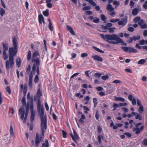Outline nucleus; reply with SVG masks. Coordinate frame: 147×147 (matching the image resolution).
I'll return each mask as SVG.
<instances>
[{
    "label": "nucleus",
    "mask_w": 147,
    "mask_h": 147,
    "mask_svg": "<svg viewBox=\"0 0 147 147\" xmlns=\"http://www.w3.org/2000/svg\"><path fill=\"white\" fill-rule=\"evenodd\" d=\"M49 28L50 30L52 31L53 30V27L52 26V23H49Z\"/></svg>",
    "instance_id": "13d9d810"
},
{
    "label": "nucleus",
    "mask_w": 147,
    "mask_h": 147,
    "mask_svg": "<svg viewBox=\"0 0 147 147\" xmlns=\"http://www.w3.org/2000/svg\"><path fill=\"white\" fill-rule=\"evenodd\" d=\"M62 133L63 137L65 138H67V133L65 131L63 130H62Z\"/></svg>",
    "instance_id": "a18cd8bd"
},
{
    "label": "nucleus",
    "mask_w": 147,
    "mask_h": 147,
    "mask_svg": "<svg viewBox=\"0 0 147 147\" xmlns=\"http://www.w3.org/2000/svg\"><path fill=\"white\" fill-rule=\"evenodd\" d=\"M141 18L139 17H137L135 18L134 20V22L137 23L140 20Z\"/></svg>",
    "instance_id": "a19ab883"
},
{
    "label": "nucleus",
    "mask_w": 147,
    "mask_h": 147,
    "mask_svg": "<svg viewBox=\"0 0 147 147\" xmlns=\"http://www.w3.org/2000/svg\"><path fill=\"white\" fill-rule=\"evenodd\" d=\"M107 9L110 11L114 10V8H113L112 6L110 3H108L107 6Z\"/></svg>",
    "instance_id": "4be33fe9"
},
{
    "label": "nucleus",
    "mask_w": 147,
    "mask_h": 147,
    "mask_svg": "<svg viewBox=\"0 0 147 147\" xmlns=\"http://www.w3.org/2000/svg\"><path fill=\"white\" fill-rule=\"evenodd\" d=\"M70 136L71 137L73 140L76 143H77V141L75 138L74 136L73 135L72 133H70Z\"/></svg>",
    "instance_id": "49530a36"
},
{
    "label": "nucleus",
    "mask_w": 147,
    "mask_h": 147,
    "mask_svg": "<svg viewBox=\"0 0 147 147\" xmlns=\"http://www.w3.org/2000/svg\"><path fill=\"white\" fill-rule=\"evenodd\" d=\"M144 129V126H142L139 129L138 127H134L133 128V131L135 132V134H138L140 132V131H142Z\"/></svg>",
    "instance_id": "ddd939ff"
},
{
    "label": "nucleus",
    "mask_w": 147,
    "mask_h": 147,
    "mask_svg": "<svg viewBox=\"0 0 147 147\" xmlns=\"http://www.w3.org/2000/svg\"><path fill=\"white\" fill-rule=\"evenodd\" d=\"M5 11L2 8H1L0 10V14L1 16H2L5 13Z\"/></svg>",
    "instance_id": "e433bc0d"
},
{
    "label": "nucleus",
    "mask_w": 147,
    "mask_h": 147,
    "mask_svg": "<svg viewBox=\"0 0 147 147\" xmlns=\"http://www.w3.org/2000/svg\"><path fill=\"white\" fill-rule=\"evenodd\" d=\"M101 19L103 21H105L106 20V18L104 15L102 14L101 15Z\"/></svg>",
    "instance_id": "052dcab7"
},
{
    "label": "nucleus",
    "mask_w": 147,
    "mask_h": 147,
    "mask_svg": "<svg viewBox=\"0 0 147 147\" xmlns=\"http://www.w3.org/2000/svg\"><path fill=\"white\" fill-rule=\"evenodd\" d=\"M93 101L94 103V107H96L97 104V99L96 98H94L93 99Z\"/></svg>",
    "instance_id": "c756f323"
},
{
    "label": "nucleus",
    "mask_w": 147,
    "mask_h": 147,
    "mask_svg": "<svg viewBox=\"0 0 147 147\" xmlns=\"http://www.w3.org/2000/svg\"><path fill=\"white\" fill-rule=\"evenodd\" d=\"M39 55L38 52L37 51H35L33 54L32 58H35V57Z\"/></svg>",
    "instance_id": "c9c22d12"
},
{
    "label": "nucleus",
    "mask_w": 147,
    "mask_h": 147,
    "mask_svg": "<svg viewBox=\"0 0 147 147\" xmlns=\"http://www.w3.org/2000/svg\"><path fill=\"white\" fill-rule=\"evenodd\" d=\"M100 21L99 18H96L93 20V22L95 23H98Z\"/></svg>",
    "instance_id": "338daca9"
},
{
    "label": "nucleus",
    "mask_w": 147,
    "mask_h": 147,
    "mask_svg": "<svg viewBox=\"0 0 147 147\" xmlns=\"http://www.w3.org/2000/svg\"><path fill=\"white\" fill-rule=\"evenodd\" d=\"M143 7L145 9H147V1H145L143 5Z\"/></svg>",
    "instance_id": "774afa93"
},
{
    "label": "nucleus",
    "mask_w": 147,
    "mask_h": 147,
    "mask_svg": "<svg viewBox=\"0 0 147 147\" xmlns=\"http://www.w3.org/2000/svg\"><path fill=\"white\" fill-rule=\"evenodd\" d=\"M98 132L99 134H100L101 131L102 130V128L99 125H98L97 127Z\"/></svg>",
    "instance_id": "864d4df0"
},
{
    "label": "nucleus",
    "mask_w": 147,
    "mask_h": 147,
    "mask_svg": "<svg viewBox=\"0 0 147 147\" xmlns=\"http://www.w3.org/2000/svg\"><path fill=\"white\" fill-rule=\"evenodd\" d=\"M14 65V57H9L8 60H7L6 62L5 66L6 69L9 70L10 68H12Z\"/></svg>",
    "instance_id": "20e7f679"
},
{
    "label": "nucleus",
    "mask_w": 147,
    "mask_h": 147,
    "mask_svg": "<svg viewBox=\"0 0 147 147\" xmlns=\"http://www.w3.org/2000/svg\"><path fill=\"white\" fill-rule=\"evenodd\" d=\"M127 21V17L125 16V18H122L121 20L119 21L118 24L119 25L122 26H125Z\"/></svg>",
    "instance_id": "6e6552de"
},
{
    "label": "nucleus",
    "mask_w": 147,
    "mask_h": 147,
    "mask_svg": "<svg viewBox=\"0 0 147 147\" xmlns=\"http://www.w3.org/2000/svg\"><path fill=\"white\" fill-rule=\"evenodd\" d=\"M6 90L9 94H10L11 93V92L10 87L9 86H7L6 88Z\"/></svg>",
    "instance_id": "de8ad7c7"
},
{
    "label": "nucleus",
    "mask_w": 147,
    "mask_h": 147,
    "mask_svg": "<svg viewBox=\"0 0 147 147\" xmlns=\"http://www.w3.org/2000/svg\"><path fill=\"white\" fill-rule=\"evenodd\" d=\"M37 96L40 97L42 95V93L40 92V89H38V90L37 92Z\"/></svg>",
    "instance_id": "ea45409f"
},
{
    "label": "nucleus",
    "mask_w": 147,
    "mask_h": 147,
    "mask_svg": "<svg viewBox=\"0 0 147 147\" xmlns=\"http://www.w3.org/2000/svg\"><path fill=\"white\" fill-rule=\"evenodd\" d=\"M140 38V36H134L133 37V40H137L139 39Z\"/></svg>",
    "instance_id": "680f3d73"
},
{
    "label": "nucleus",
    "mask_w": 147,
    "mask_h": 147,
    "mask_svg": "<svg viewBox=\"0 0 147 147\" xmlns=\"http://www.w3.org/2000/svg\"><path fill=\"white\" fill-rule=\"evenodd\" d=\"M132 114L133 115L135 116V119H138L139 121H141L142 120V116L140 114L134 112H132Z\"/></svg>",
    "instance_id": "dca6fc26"
},
{
    "label": "nucleus",
    "mask_w": 147,
    "mask_h": 147,
    "mask_svg": "<svg viewBox=\"0 0 147 147\" xmlns=\"http://www.w3.org/2000/svg\"><path fill=\"white\" fill-rule=\"evenodd\" d=\"M32 62L34 63L32 67V70L33 73L34 74L35 72L36 67H39L40 64V60L38 58H32Z\"/></svg>",
    "instance_id": "39448f33"
},
{
    "label": "nucleus",
    "mask_w": 147,
    "mask_h": 147,
    "mask_svg": "<svg viewBox=\"0 0 147 147\" xmlns=\"http://www.w3.org/2000/svg\"><path fill=\"white\" fill-rule=\"evenodd\" d=\"M16 64L17 67H20L21 64V60L19 57H17L16 59Z\"/></svg>",
    "instance_id": "aec40b11"
},
{
    "label": "nucleus",
    "mask_w": 147,
    "mask_h": 147,
    "mask_svg": "<svg viewBox=\"0 0 147 147\" xmlns=\"http://www.w3.org/2000/svg\"><path fill=\"white\" fill-rule=\"evenodd\" d=\"M146 61V60L144 59H142L138 62V64L142 65L144 64Z\"/></svg>",
    "instance_id": "7c9ffc66"
},
{
    "label": "nucleus",
    "mask_w": 147,
    "mask_h": 147,
    "mask_svg": "<svg viewBox=\"0 0 147 147\" xmlns=\"http://www.w3.org/2000/svg\"><path fill=\"white\" fill-rule=\"evenodd\" d=\"M33 71H31L30 74L29 78V86L30 88H32V78H33Z\"/></svg>",
    "instance_id": "4468645a"
},
{
    "label": "nucleus",
    "mask_w": 147,
    "mask_h": 147,
    "mask_svg": "<svg viewBox=\"0 0 147 147\" xmlns=\"http://www.w3.org/2000/svg\"><path fill=\"white\" fill-rule=\"evenodd\" d=\"M142 144L147 146V138H145L143 140Z\"/></svg>",
    "instance_id": "4d7b16f0"
},
{
    "label": "nucleus",
    "mask_w": 147,
    "mask_h": 147,
    "mask_svg": "<svg viewBox=\"0 0 147 147\" xmlns=\"http://www.w3.org/2000/svg\"><path fill=\"white\" fill-rule=\"evenodd\" d=\"M115 29V28H109V32L111 33H113L114 32L113 30Z\"/></svg>",
    "instance_id": "bf43d9fd"
},
{
    "label": "nucleus",
    "mask_w": 147,
    "mask_h": 147,
    "mask_svg": "<svg viewBox=\"0 0 147 147\" xmlns=\"http://www.w3.org/2000/svg\"><path fill=\"white\" fill-rule=\"evenodd\" d=\"M91 57L94 60L98 62H102L103 61V59L102 57L97 55H92L91 56Z\"/></svg>",
    "instance_id": "9d476101"
},
{
    "label": "nucleus",
    "mask_w": 147,
    "mask_h": 147,
    "mask_svg": "<svg viewBox=\"0 0 147 147\" xmlns=\"http://www.w3.org/2000/svg\"><path fill=\"white\" fill-rule=\"evenodd\" d=\"M13 46H17V39L15 37H14L13 38Z\"/></svg>",
    "instance_id": "58836bf2"
},
{
    "label": "nucleus",
    "mask_w": 147,
    "mask_h": 147,
    "mask_svg": "<svg viewBox=\"0 0 147 147\" xmlns=\"http://www.w3.org/2000/svg\"><path fill=\"white\" fill-rule=\"evenodd\" d=\"M22 101L23 105L22 107L24 108V106H26V102L25 96H24L23 97L22 100Z\"/></svg>",
    "instance_id": "393cba45"
},
{
    "label": "nucleus",
    "mask_w": 147,
    "mask_h": 147,
    "mask_svg": "<svg viewBox=\"0 0 147 147\" xmlns=\"http://www.w3.org/2000/svg\"><path fill=\"white\" fill-rule=\"evenodd\" d=\"M67 28L68 30L69 31V32L72 35H75V33L73 29L72 28L69 26H67Z\"/></svg>",
    "instance_id": "412c9836"
},
{
    "label": "nucleus",
    "mask_w": 147,
    "mask_h": 147,
    "mask_svg": "<svg viewBox=\"0 0 147 147\" xmlns=\"http://www.w3.org/2000/svg\"><path fill=\"white\" fill-rule=\"evenodd\" d=\"M88 55V54L86 53H82L81 55V57L82 58H84L85 57H87Z\"/></svg>",
    "instance_id": "6e6d98bb"
},
{
    "label": "nucleus",
    "mask_w": 147,
    "mask_h": 147,
    "mask_svg": "<svg viewBox=\"0 0 147 147\" xmlns=\"http://www.w3.org/2000/svg\"><path fill=\"white\" fill-rule=\"evenodd\" d=\"M31 67L30 65H29L26 69V73L28 74L31 70Z\"/></svg>",
    "instance_id": "603ef678"
},
{
    "label": "nucleus",
    "mask_w": 147,
    "mask_h": 147,
    "mask_svg": "<svg viewBox=\"0 0 147 147\" xmlns=\"http://www.w3.org/2000/svg\"><path fill=\"white\" fill-rule=\"evenodd\" d=\"M100 117V115L98 114V111H96L95 114V118L97 120H98Z\"/></svg>",
    "instance_id": "79ce46f5"
},
{
    "label": "nucleus",
    "mask_w": 147,
    "mask_h": 147,
    "mask_svg": "<svg viewBox=\"0 0 147 147\" xmlns=\"http://www.w3.org/2000/svg\"><path fill=\"white\" fill-rule=\"evenodd\" d=\"M34 106L32 105L30 106V110L31 112V115L30 116V120L32 122H33L34 120V117L35 116V112L34 111Z\"/></svg>",
    "instance_id": "1a4fd4ad"
},
{
    "label": "nucleus",
    "mask_w": 147,
    "mask_h": 147,
    "mask_svg": "<svg viewBox=\"0 0 147 147\" xmlns=\"http://www.w3.org/2000/svg\"><path fill=\"white\" fill-rule=\"evenodd\" d=\"M145 41L143 39L139 42L137 44L136 46H139V45H143L145 44Z\"/></svg>",
    "instance_id": "a878e982"
},
{
    "label": "nucleus",
    "mask_w": 147,
    "mask_h": 147,
    "mask_svg": "<svg viewBox=\"0 0 147 147\" xmlns=\"http://www.w3.org/2000/svg\"><path fill=\"white\" fill-rule=\"evenodd\" d=\"M139 49H142V50H145L147 51V47H136Z\"/></svg>",
    "instance_id": "c03bdc74"
},
{
    "label": "nucleus",
    "mask_w": 147,
    "mask_h": 147,
    "mask_svg": "<svg viewBox=\"0 0 147 147\" xmlns=\"http://www.w3.org/2000/svg\"><path fill=\"white\" fill-rule=\"evenodd\" d=\"M27 98L28 100H29L30 101H28L27 102H29L30 105V106H32V105H33V97L30 96V92H28L27 95Z\"/></svg>",
    "instance_id": "9b49d317"
},
{
    "label": "nucleus",
    "mask_w": 147,
    "mask_h": 147,
    "mask_svg": "<svg viewBox=\"0 0 147 147\" xmlns=\"http://www.w3.org/2000/svg\"><path fill=\"white\" fill-rule=\"evenodd\" d=\"M37 109L38 114L40 115L41 120V129L42 135H44L47 129V117L45 115H44V109L42 105H41L40 99L38 100Z\"/></svg>",
    "instance_id": "f257e3e1"
},
{
    "label": "nucleus",
    "mask_w": 147,
    "mask_h": 147,
    "mask_svg": "<svg viewBox=\"0 0 147 147\" xmlns=\"http://www.w3.org/2000/svg\"><path fill=\"white\" fill-rule=\"evenodd\" d=\"M17 52V47H11L9 49V57L11 56L14 57Z\"/></svg>",
    "instance_id": "423d86ee"
},
{
    "label": "nucleus",
    "mask_w": 147,
    "mask_h": 147,
    "mask_svg": "<svg viewBox=\"0 0 147 147\" xmlns=\"http://www.w3.org/2000/svg\"><path fill=\"white\" fill-rule=\"evenodd\" d=\"M73 133L74 134V136L75 137V139L76 140V139H79V137L77 133H76V131L74 129H73Z\"/></svg>",
    "instance_id": "bb28decb"
},
{
    "label": "nucleus",
    "mask_w": 147,
    "mask_h": 147,
    "mask_svg": "<svg viewBox=\"0 0 147 147\" xmlns=\"http://www.w3.org/2000/svg\"><path fill=\"white\" fill-rule=\"evenodd\" d=\"M38 20L39 23L42 24V22L44 24L45 23L44 17L42 14L39 15L38 16Z\"/></svg>",
    "instance_id": "a211bd4d"
},
{
    "label": "nucleus",
    "mask_w": 147,
    "mask_h": 147,
    "mask_svg": "<svg viewBox=\"0 0 147 147\" xmlns=\"http://www.w3.org/2000/svg\"><path fill=\"white\" fill-rule=\"evenodd\" d=\"M43 14L45 16H48L49 15V9H47L46 11H44Z\"/></svg>",
    "instance_id": "f704fd0d"
},
{
    "label": "nucleus",
    "mask_w": 147,
    "mask_h": 147,
    "mask_svg": "<svg viewBox=\"0 0 147 147\" xmlns=\"http://www.w3.org/2000/svg\"><path fill=\"white\" fill-rule=\"evenodd\" d=\"M101 75L102 74L100 73H96L94 74V76L96 77H100Z\"/></svg>",
    "instance_id": "0e129e2a"
},
{
    "label": "nucleus",
    "mask_w": 147,
    "mask_h": 147,
    "mask_svg": "<svg viewBox=\"0 0 147 147\" xmlns=\"http://www.w3.org/2000/svg\"><path fill=\"white\" fill-rule=\"evenodd\" d=\"M115 101H121V102H124L125 101V99L123 98H122L120 97H117L116 96H115Z\"/></svg>",
    "instance_id": "5701e85b"
},
{
    "label": "nucleus",
    "mask_w": 147,
    "mask_h": 147,
    "mask_svg": "<svg viewBox=\"0 0 147 147\" xmlns=\"http://www.w3.org/2000/svg\"><path fill=\"white\" fill-rule=\"evenodd\" d=\"M39 80V77L38 75H36L35 77L34 82L35 83L38 82Z\"/></svg>",
    "instance_id": "3c124183"
},
{
    "label": "nucleus",
    "mask_w": 147,
    "mask_h": 147,
    "mask_svg": "<svg viewBox=\"0 0 147 147\" xmlns=\"http://www.w3.org/2000/svg\"><path fill=\"white\" fill-rule=\"evenodd\" d=\"M139 107L138 111L140 113H142L144 111V107L143 105Z\"/></svg>",
    "instance_id": "cd10ccee"
},
{
    "label": "nucleus",
    "mask_w": 147,
    "mask_h": 147,
    "mask_svg": "<svg viewBox=\"0 0 147 147\" xmlns=\"http://www.w3.org/2000/svg\"><path fill=\"white\" fill-rule=\"evenodd\" d=\"M119 20L118 19H117L115 20H114L113 19H111L110 20V22H111L112 23H115L116 22H117Z\"/></svg>",
    "instance_id": "8fccbe9b"
},
{
    "label": "nucleus",
    "mask_w": 147,
    "mask_h": 147,
    "mask_svg": "<svg viewBox=\"0 0 147 147\" xmlns=\"http://www.w3.org/2000/svg\"><path fill=\"white\" fill-rule=\"evenodd\" d=\"M137 105L139 106L142 105L141 104L140 101L138 99L137 100Z\"/></svg>",
    "instance_id": "e2e57ef3"
},
{
    "label": "nucleus",
    "mask_w": 147,
    "mask_h": 147,
    "mask_svg": "<svg viewBox=\"0 0 147 147\" xmlns=\"http://www.w3.org/2000/svg\"><path fill=\"white\" fill-rule=\"evenodd\" d=\"M30 105L29 102L27 103L26 109V112L24 107H21L19 110V114L20 115V118L21 119H24V122L25 123L26 121L28 115L29 111Z\"/></svg>",
    "instance_id": "7ed1b4c3"
},
{
    "label": "nucleus",
    "mask_w": 147,
    "mask_h": 147,
    "mask_svg": "<svg viewBox=\"0 0 147 147\" xmlns=\"http://www.w3.org/2000/svg\"><path fill=\"white\" fill-rule=\"evenodd\" d=\"M93 47V49H94L96 51L100 53H104V52L103 51L99 49V48L96 47Z\"/></svg>",
    "instance_id": "72a5a7b5"
},
{
    "label": "nucleus",
    "mask_w": 147,
    "mask_h": 147,
    "mask_svg": "<svg viewBox=\"0 0 147 147\" xmlns=\"http://www.w3.org/2000/svg\"><path fill=\"white\" fill-rule=\"evenodd\" d=\"M127 103H119V106L120 107L124 106L125 107L127 105Z\"/></svg>",
    "instance_id": "69168bd1"
},
{
    "label": "nucleus",
    "mask_w": 147,
    "mask_h": 147,
    "mask_svg": "<svg viewBox=\"0 0 147 147\" xmlns=\"http://www.w3.org/2000/svg\"><path fill=\"white\" fill-rule=\"evenodd\" d=\"M141 10L140 9L135 8L132 11V14L133 16H135L137 15L138 12Z\"/></svg>",
    "instance_id": "6ab92c4d"
},
{
    "label": "nucleus",
    "mask_w": 147,
    "mask_h": 147,
    "mask_svg": "<svg viewBox=\"0 0 147 147\" xmlns=\"http://www.w3.org/2000/svg\"><path fill=\"white\" fill-rule=\"evenodd\" d=\"M91 9V7L90 6H87L83 8L82 9L84 11L86 10L90 9Z\"/></svg>",
    "instance_id": "5fc2aeb1"
},
{
    "label": "nucleus",
    "mask_w": 147,
    "mask_h": 147,
    "mask_svg": "<svg viewBox=\"0 0 147 147\" xmlns=\"http://www.w3.org/2000/svg\"><path fill=\"white\" fill-rule=\"evenodd\" d=\"M107 49L111 51L116 50L117 49L114 48V47H107Z\"/></svg>",
    "instance_id": "4c0bfd02"
},
{
    "label": "nucleus",
    "mask_w": 147,
    "mask_h": 147,
    "mask_svg": "<svg viewBox=\"0 0 147 147\" xmlns=\"http://www.w3.org/2000/svg\"><path fill=\"white\" fill-rule=\"evenodd\" d=\"M49 143L48 141L46 139L45 141V143H43L42 144V147H49Z\"/></svg>",
    "instance_id": "b1692460"
},
{
    "label": "nucleus",
    "mask_w": 147,
    "mask_h": 147,
    "mask_svg": "<svg viewBox=\"0 0 147 147\" xmlns=\"http://www.w3.org/2000/svg\"><path fill=\"white\" fill-rule=\"evenodd\" d=\"M145 21L143 20H140L138 23V25L141 26V28H147V24L146 23H144Z\"/></svg>",
    "instance_id": "2eb2a0df"
},
{
    "label": "nucleus",
    "mask_w": 147,
    "mask_h": 147,
    "mask_svg": "<svg viewBox=\"0 0 147 147\" xmlns=\"http://www.w3.org/2000/svg\"><path fill=\"white\" fill-rule=\"evenodd\" d=\"M128 99L132 102L131 103L133 105H135L136 104V98H134L132 94H130L128 97Z\"/></svg>",
    "instance_id": "f3484780"
},
{
    "label": "nucleus",
    "mask_w": 147,
    "mask_h": 147,
    "mask_svg": "<svg viewBox=\"0 0 147 147\" xmlns=\"http://www.w3.org/2000/svg\"><path fill=\"white\" fill-rule=\"evenodd\" d=\"M100 36L105 40L113 44L117 45L119 43H121V45H127L118 35L115 34L111 35L100 34Z\"/></svg>",
    "instance_id": "f03ea898"
},
{
    "label": "nucleus",
    "mask_w": 147,
    "mask_h": 147,
    "mask_svg": "<svg viewBox=\"0 0 147 147\" xmlns=\"http://www.w3.org/2000/svg\"><path fill=\"white\" fill-rule=\"evenodd\" d=\"M109 76L108 75H106L104 76H103L101 77L102 79L104 80H106L108 79L109 78Z\"/></svg>",
    "instance_id": "37998d69"
},
{
    "label": "nucleus",
    "mask_w": 147,
    "mask_h": 147,
    "mask_svg": "<svg viewBox=\"0 0 147 147\" xmlns=\"http://www.w3.org/2000/svg\"><path fill=\"white\" fill-rule=\"evenodd\" d=\"M121 49L124 51L127 52L135 53L138 52L136 49L130 47H122Z\"/></svg>",
    "instance_id": "0eeeda50"
},
{
    "label": "nucleus",
    "mask_w": 147,
    "mask_h": 147,
    "mask_svg": "<svg viewBox=\"0 0 147 147\" xmlns=\"http://www.w3.org/2000/svg\"><path fill=\"white\" fill-rule=\"evenodd\" d=\"M43 138V137L42 136H41L40 138H39V135L38 133H36V137L35 145L37 147L38 146L39 143Z\"/></svg>",
    "instance_id": "f8f14e48"
},
{
    "label": "nucleus",
    "mask_w": 147,
    "mask_h": 147,
    "mask_svg": "<svg viewBox=\"0 0 147 147\" xmlns=\"http://www.w3.org/2000/svg\"><path fill=\"white\" fill-rule=\"evenodd\" d=\"M113 82L114 83L116 84H121L122 83V82L120 80H116L113 81Z\"/></svg>",
    "instance_id": "09e8293b"
},
{
    "label": "nucleus",
    "mask_w": 147,
    "mask_h": 147,
    "mask_svg": "<svg viewBox=\"0 0 147 147\" xmlns=\"http://www.w3.org/2000/svg\"><path fill=\"white\" fill-rule=\"evenodd\" d=\"M101 137L102 139H103V137L102 135H99L98 137V142L100 144L101 143Z\"/></svg>",
    "instance_id": "473e14b6"
},
{
    "label": "nucleus",
    "mask_w": 147,
    "mask_h": 147,
    "mask_svg": "<svg viewBox=\"0 0 147 147\" xmlns=\"http://www.w3.org/2000/svg\"><path fill=\"white\" fill-rule=\"evenodd\" d=\"M3 57L5 60H6L7 59L8 56L7 55L6 52H3Z\"/></svg>",
    "instance_id": "2f4dec72"
},
{
    "label": "nucleus",
    "mask_w": 147,
    "mask_h": 147,
    "mask_svg": "<svg viewBox=\"0 0 147 147\" xmlns=\"http://www.w3.org/2000/svg\"><path fill=\"white\" fill-rule=\"evenodd\" d=\"M27 55V59L29 61L31 59V53L30 51H28Z\"/></svg>",
    "instance_id": "c85d7f7f"
}]
</instances>
